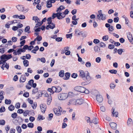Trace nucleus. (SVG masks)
I'll return each instance as SVG.
<instances>
[{
  "mask_svg": "<svg viewBox=\"0 0 133 133\" xmlns=\"http://www.w3.org/2000/svg\"><path fill=\"white\" fill-rule=\"evenodd\" d=\"M110 125L112 129L116 130L117 128V124L115 123L112 122L110 123Z\"/></svg>",
  "mask_w": 133,
  "mask_h": 133,
  "instance_id": "nucleus-8",
  "label": "nucleus"
},
{
  "mask_svg": "<svg viewBox=\"0 0 133 133\" xmlns=\"http://www.w3.org/2000/svg\"><path fill=\"white\" fill-rule=\"evenodd\" d=\"M30 27L29 26H27L24 29L25 32H27L29 31L30 30Z\"/></svg>",
  "mask_w": 133,
  "mask_h": 133,
  "instance_id": "nucleus-48",
  "label": "nucleus"
},
{
  "mask_svg": "<svg viewBox=\"0 0 133 133\" xmlns=\"http://www.w3.org/2000/svg\"><path fill=\"white\" fill-rule=\"evenodd\" d=\"M40 107L42 112L43 113H44L46 110V105L45 104H41L40 105Z\"/></svg>",
  "mask_w": 133,
  "mask_h": 133,
  "instance_id": "nucleus-6",
  "label": "nucleus"
},
{
  "mask_svg": "<svg viewBox=\"0 0 133 133\" xmlns=\"http://www.w3.org/2000/svg\"><path fill=\"white\" fill-rule=\"evenodd\" d=\"M70 74L69 72H66L65 74V77L66 78H65V77H64V78H63V79L65 80H67L68 79L69 77H70Z\"/></svg>",
  "mask_w": 133,
  "mask_h": 133,
  "instance_id": "nucleus-13",
  "label": "nucleus"
},
{
  "mask_svg": "<svg viewBox=\"0 0 133 133\" xmlns=\"http://www.w3.org/2000/svg\"><path fill=\"white\" fill-rule=\"evenodd\" d=\"M79 76L84 81L87 80L89 81L90 79L91 78L89 76V74L88 71H86L84 72L83 70H79Z\"/></svg>",
  "mask_w": 133,
  "mask_h": 133,
  "instance_id": "nucleus-1",
  "label": "nucleus"
},
{
  "mask_svg": "<svg viewBox=\"0 0 133 133\" xmlns=\"http://www.w3.org/2000/svg\"><path fill=\"white\" fill-rule=\"evenodd\" d=\"M94 50L95 52H98L100 51V49L99 47L98 46H95L94 47Z\"/></svg>",
  "mask_w": 133,
  "mask_h": 133,
  "instance_id": "nucleus-21",
  "label": "nucleus"
},
{
  "mask_svg": "<svg viewBox=\"0 0 133 133\" xmlns=\"http://www.w3.org/2000/svg\"><path fill=\"white\" fill-rule=\"evenodd\" d=\"M18 18L20 19H23L25 18V17L23 15H20L19 16Z\"/></svg>",
  "mask_w": 133,
  "mask_h": 133,
  "instance_id": "nucleus-52",
  "label": "nucleus"
},
{
  "mask_svg": "<svg viewBox=\"0 0 133 133\" xmlns=\"http://www.w3.org/2000/svg\"><path fill=\"white\" fill-rule=\"evenodd\" d=\"M39 48L38 46H36L34 48V49L31 51V52L34 54L36 53V51L39 50Z\"/></svg>",
  "mask_w": 133,
  "mask_h": 133,
  "instance_id": "nucleus-16",
  "label": "nucleus"
},
{
  "mask_svg": "<svg viewBox=\"0 0 133 133\" xmlns=\"http://www.w3.org/2000/svg\"><path fill=\"white\" fill-rule=\"evenodd\" d=\"M24 31V29H19L18 30V31L19 32V33L18 34V36H20L21 35V34L22 33L21 32V31H22V32H23Z\"/></svg>",
  "mask_w": 133,
  "mask_h": 133,
  "instance_id": "nucleus-46",
  "label": "nucleus"
},
{
  "mask_svg": "<svg viewBox=\"0 0 133 133\" xmlns=\"http://www.w3.org/2000/svg\"><path fill=\"white\" fill-rule=\"evenodd\" d=\"M109 72L111 74H116L117 73V71L116 70L112 69L110 70Z\"/></svg>",
  "mask_w": 133,
  "mask_h": 133,
  "instance_id": "nucleus-29",
  "label": "nucleus"
},
{
  "mask_svg": "<svg viewBox=\"0 0 133 133\" xmlns=\"http://www.w3.org/2000/svg\"><path fill=\"white\" fill-rule=\"evenodd\" d=\"M23 96L25 97H28L29 96V93L27 92H25L23 94Z\"/></svg>",
  "mask_w": 133,
  "mask_h": 133,
  "instance_id": "nucleus-59",
  "label": "nucleus"
},
{
  "mask_svg": "<svg viewBox=\"0 0 133 133\" xmlns=\"http://www.w3.org/2000/svg\"><path fill=\"white\" fill-rule=\"evenodd\" d=\"M52 94H53L55 92H56V87L52 86Z\"/></svg>",
  "mask_w": 133,
  "mask_h": 133,
  "instance_id": "nucleus-57",
  "label": "nucleus"
},
{
  "mask_svg": "<svg viewBox=\"0 0 133 133\" xmlns=\"http://www.w3.org/2000/svg\"><path fill=\"white\" fill-rule=\"evenodd\" d=\"M63 38L62 37H58L56 38V40L58 42H60L62 41Z\"/></svg>",
  "mask_w": 133,
  "mask_h": 133,
  "instance_id": "nucleus-44",
  "label": "nucleus"
},
{
  "mask_svg": "<svg viewBox=\"0 0 133 133\" xmlns=\"http://www.w3.org/2000/svg\"><path fill=\"white\" fill-rule=\"evenodd\" d=\"M6 55H2L1 57V59L2 60H6Z\"/></svg>",
  "mask_w": 133,
  "mask_h": 133,
  "instance_id": "nucleus-56",
  "label": "nucleus"
},
{
  "mask_svg": "<svg viewBox=\"0 0 133 133\" xmlns=\"http://www.w3.org/2000/svg\"><path fill=\"white\" fill-rule=\"evenodd\" d=\"M52 80V78H49L46 80V82L48 83H50Z\"/></svg>",
  "mask_w": 133,
  "mask_h": 133,
  "instance_id": "nucleus-55",
  "label": "nucleus"
},
{
  "mask_svg": "<svg viewBox=\"0 0 133 133\" xmlns=\"http://www.w3.org/2000/svg\"><path fill=\"white\" fill-rule=\"evenodd\" d=\"M75 33L79 35H81L82 31H81L78 29H76L75 30Z\"/></svg>",
  "mask_w": 133,
  "mask_h": 133,
  "instance_id": "nucleus-28",
  "label": "nucleus"
},
{
  "mask_svg": "<svg viewBox=\"0 0 133 133\" xmlns=\"http://www.w3.org/2000/svg\"><path fill=\"white\" fill-rule=\"evenodd\" d=\"M84 89V88L83 87L77 86L75 87L74 90L79 92L82 93Z\"/></svg>",
  "mask_w": 133,
  "mask_h": 133,
  "instance_id": "nucleus-3",
  "label": "nucleus"
},
{
  "mask_svg": "<svg viewBox=\"0 0 133 133\" xmlns=\"http://www.w3.org/2000/svg\"><path fill=\"white\" fill-rule=\"evenodd\" d=\"M85 120L87 121V123H92V122L90 120V119L89 117L87 116H85L84 118Z\"/></svg>",
  "mask_w": 133,
  "mask_h": 133,
  "instance_id": "nucleus-25",
  "label": "nucleus"
},
{
  "mask_svg": "<svg viewBox=\"0 0 133 133\" xmlns=\"http://www.w3.org/2000/svg\"><path fill=\"white\" fill-rule=\"evenodd\" d=\"M11 101L10 99H6L5 100V103L6 104H11Z\"/></svg>",
  "mask_w": 133,
  "mask_h": 133,
  "instance_id": "nucleus-34",
  "label": "nucleus"
},
{
  "mask_svg": "<svg viewBox=\"0 0 133 133\" xmlns=\"http://www.w3.org/2000/svg\"><path fill=\"white\" fill-rule=\"evenodd\" d=\"M23 57H25L26 59H30L31 56L29 54H26V55L25 56H23Z\"/></svg>",
  "mask_w": 133,
  "mask_h": 133,
  "instance_id": "nucleus-36",
  "label": "nucleus"
},
{
  "mask_svg": "<svg viewBox=\"0 0 133 133\" xmlns=\"http://www.w3.org/2000/svg\"><path fill=\"white\" fill-rule=\"evenodd\" d=\"M45 119L44 117H43V116L39 114L38 115L37 119L39 120H43Z\"/></svg>",
  "mask_w": 133,
  "mask_h": 133,
  "instance_id": "nucleus-32",
  "label": "nucleus"
},
{
  "mask_svg": "<svg viewBox=\"0 0 133 133\" xmlns=\"http://www.w3.org/2000/svg\"><path fill=\"white\" fill-rule=\"evenodd\" d=\"M17 116V114L16 112H14L12 114L11 116L14 119H15L16 118Z\"/></svg>",
  "mask_w": 133,
  "mask_h": 133,
  "instance_id": "nucleus-37",
  "label": "nucleus"
},
{
  "mask_svg": "<svg viewBox=\"0 0 133 133\" xmlns=\"http://www.w3.org/2000/svg\"><path fill=\"white\" fill-rule=\"evenodd\" d=\"M16 129L17 132L19 133H20L22 131L21 127L19 126H17L16 127Z\"/></svg>",
  "mask_w": 133,
  "mask_h": 133,
  "instance_id": "nucleus-33",
  "label": "nucleus"
},
{
  "mask_svg": "<svg viewBox=\"0 0 133 133\" xmlns=\"http://www.w3.org/2000/svg\"><path fill=\"white\" fill-rule=\"evenodd\" d=\"M112 114L113 115V116H115L116 117H117L118 116V112L117 111L115 112V109L112 108Z\"/></svg>",
  "mask_w": 133,
  "mask_h": 133,
  "instance_id": "nucleus-17",
  "label": "nucleus"
},
{
  "mask_svg": "<svg viewBox=\"0 0 133 133\" xmlns=\"http://www.w3.org/2000/svg\"><path fill=\"white\" fill-rule=\"evenodd\" d=\"M96 98L97 101L99 103L102 102L103 100V98L102 95L97 94L96 96Z\"/></svg>",
  "mask_w": 133,
  "mask_h": 133,
  "instance_id": "nucleus-5",
  "label": "nucleus"
},
{
  "mask_svg": "<svg viewBox=\"0 0 133 133\" xmlns=\"http://www.w3.org/2000/svg\"><path fill=\"white\" fill-rule=\"evenodd\" d=\"M92 123H94L95 124H97L98 123V119L96 117H94L93 120L91 121Z\"/></svg>",
  "mask_w": 133,
  "mask_h": 133,
  "instance_id": "nucleus-15",
  "label": "nucleus"
},
{
  "mask_svg": "<svg viewBox=\"0 0 133 133\" xmlns=\"http://www.w3.org/2000/svg\"><path fill=\"white\" fill-rule=\"evenodd\" d=\"M85 65L86 67L90 68L91 66V63L89 62H87L86 63Z\"/></svg>",
  "mask_w": 133,
  "mask_h": 133,
  "instance_id": "nucleus-41",
  "label": "nucleus"
},
{
  "mask_svg": "<svg viewBox=\"0 0 133 133\" xmlns=\"http://www.w3.org/2000/svg\"><path fill=\"white\" fill-rule=\"evenodd\" d=\"M127 125L128 126H131L133 124V122L131 118H129L127 122Z\"/></svg>",
  "mask_w": 133,
  "mask_h": 133,
  "instance_id": "nucleus-11",
  "label": "nucleus"
},
{
  "mask_svg": "<svg viewBox=\"0 0 133 133\" xmlns=\"http://www.w3.org/2000/svg\"><path fill=\"white\" fill-rule=\"evenodd\" d=\"M34 2L33 3V4L35 5V4H39L40 2V0H34Z\"/></svg>",
  "mask_w": 133,
  "mask_h": 133,
  "instance_id": "nucleus-49",
  "label": "nucleus"
},
{
  "mask_svg": "<svg viewBox=\"0 0 133 133\" xmlns=\"http://www.w3.org/2000/svg\"><path fill=\"white\" fill-rule=\"evenodd\" d=\"M77 74L75 73H73L71 75V77L74 78H76L77 77Z\"/></svg>",
  "mask_w": 133,
  "mask_h": 133,
  "instance_id": "nucleus-51",
  "label": "nucleus"
},
{
  "mask_svg": "<svg viewBox=\"0 0 133 133\" xmlns=\"http://www.w3.org/2000/svg\"><path fill=\"white\" fill-rule=\"evenodd\" d=\"M75 99H71L69 101L68 104V105H75Z\"/></svg>",
  "mask_w": 133,
  "mask_h": 133,
  "instance_id": "nucleus-12",
  "label": "nucleus"
},
{
  "mask_svg": "<svg viewBox=\"0 0 133 133\" xmlns=\"http://www.w3.org/2000/svg\"><path fill=\"white\" fill-rule=\"evenodd\" d=\"M55 24L54 25L53 24L52 26L50 25H48L46 26V28L47 30H49V28L52 29L55 28Z\"/></svg>",
  "mask_w": 133,
  "mask_h": 133,
  "instance_id": "nucleus-19",
  "label": "nucleus"
},
{
  "mask_svg": "<svg viewBox=\"0 0 133 133\" xmlns=\"http://www.w3.org/2000/svg\"><path fill=\"white\" fill-rule=\"evenodd\" d=\"M37 41H40L42 40V38L41 36L38 35L37 37Z\"/></svg>",
  "mask_w": 133,
  "mask_h": 133,
  "instance_id": "nucleus-64",
  "label": "nucleus"
},
{
  "mask_svg": "<svg viewBox=\"0 0 133 133\" xmlns=\"http://www.w3.org/2000/svg\"><path fill=\"white\" fill-rule=\"evenodd\" d=\"M54 111L56 115L58 116L60 115H61V113H59V112L58 109H54Z\"/></svg>",
  "mask_w": 133,
  "mask_h": 133,
  "instance_id": "nucleus-14",
  "label": "nucleus"
},
{
  "mask_svg": "<svg viewBox=\"0 0 133 133\" xmlns=\"http://www.w3.org/2000/svg\"><path fill=\"white\" fill-rule=\"evenodd\" d=\"M6 60H7L10 59L12 57L11 54H9L8 55H6Z\"/></svg>",
  "mask_w": 133,
  "mask_h": 133,
  "instance_id": "nucleus-40",
  "label": "nucleus"
},
{
  "mask_svg": "<svg viewBox=\"0 0 133 133\" xmlns=\"http://www.w3.org/2000/svg\"><path fill=\"white\" fill-rule=\"evenodd\" d=\"M52 6V5L51 3L49 1V0H48L46 2V6L48 8H50Z\"/></svg>",
  "mask_w": 133,
  "mask_h": 133,
  "instance_id": "nucleus-18",
  "label": "nucleus"
},
{
  "mask_svg": "<svg viewBox=\"0 0 133 133\" xmlns=\"http://www.w3.org/2000/svg\"><path fill=\"white\" fill-rule=\"evenodd\" d=\"M110 88L111 89H113L115 88L116 85L112 83H111L110 84Z\"/></svg>",
  "mask_w": 133,
  "mask_h": 133,
  "instance_id": "nucleus-43",
  "label": "nucleus"
},
{
  "mask_svg": "<svg viewBox=\"0 0 133 133\" xmlns=\"http://www.w3.org/2000/svg\"><path fill=\"white\" fill-rule=\"evenodd\" d=\"M102 39L104 41H107L108 39V35H105L103 37Z\"/></svg>",
  "mask_w": 133,
  "mask_h": 133,
  "instance_id": "nucleus-45",
  "label": "nucleus"
},
{
  "mask_svg": "<svg viewBox=\"0 0 133 133\" xmlns=\"http://www.w3.org/2000/svg\"><path fill=\"white\" fill-rule=\"evenodd\" d=\"M127 37L128 39L132 37V35L130 32H129L127 34Z\"/></svg>",
  "mask_w": 133,
  "mask_h": 133,
  "instance_id": "nucleus-60",
  "label": "nucleus"
},
{
  "mask_svg": "<svg viewBox=\"0 0 133 133\" xmlns=\"http://www.w3.org/2000/svg\"><path fill=\"white\" fill-rule=\"evenodd\" d=\"M60 14H61L60 13L58 12L56 13H53L52 15V19H54L56 17H57V18L59 19V16Z\"/></svg>",
  "mask_w": 133,
  "mask_h": 133,
  "instance_id": "nucleus-9",
  "label": "nucleus"
},
{
  "mask_svg": "<svg viewBox=\"0 0 133 133\" xmlns=\"http://www.w3.org/2000/svg\"><path fill=\"white\" fill-rule=\"evenodd\" d=\"M24 110L22 109H19L17 111V113L19 114H21L23 113Z\"/></svg>",
  "mask_w": 133,
  "mask_h": 133,
  "instance_id": "nucleus-53",
  "label": "nucleus"
},
{
  "mask_svg": "<svg viewBox=\"0 0 133 133\" xmlns=\"http://www.w3.org/2000/svg\"><path fill=\"white\" fill-rule=\"evenodd\" d=\"M105 46V44L103 42H101L99 43V46L100 47L104 48Z\"/></svg>",
  "mask_w": 133,
  "mask_h": 133,
  "instance_id": "nucleus-54",
  "label": "nucleus"
},
{
  "mask_svg": "<svg viewBox=\"0 0 133 133\" xmlns=\"http://www.w3.org/2000/svg\"><path fill=\"white\" fill-rule=\"evenodd\" d=\"M59 13H60L61 14H60L59 16V19H62L65 17L66 15H65V14H63V13H62L61 12H59Z\"/></svg>",
  "mask_w": 133,
  "mask_h": 133,
  "instance_id": "nucleus-22",
  "label": "nucleus"
},
{
  "mask_svg": "<svg viewBox=\"0 0 133 133\" xmlns=\"http://www.w3.org/2000/svg\"><path fill=\"white\" fill-rule=\"evenodd\" d=\"M3 107H1L0 108V112H4L5 110V107L3 106Z\"/></svg>",
  "mask_w": 133,
  "mask_h": 133,
  "instance_id": "nucleus-47",
  "label": "nucleus"
},
{
  "mask_svg": "<svg viewBox=\"0 0 133 133\" xmlns=\"http://www.w3.org/2000/svg\"><path fill=\"white\" fill-rule=\"evenodd\" d=\"M68 95L67 93H62L58 95V98L60 100H64L66 99L68 97Z\"/></svg>",
  "mask_w": 133,
  "mask_h": 133,
  "instance_id": "nucleus-2",
  "label": "nucleus"
},
{
  "mask_svg": "<svg viewBox=\"0 0 133 133\" xmlns=\"http://www.w3.org/2000/svg\"><path fill=\"white\" fill-rule=\"evenodd\" d=\"M23 63L24 66L27 67L29 66V62L28 60H24L23 62Z\"/></svg>",
  "mask_w": 133,
  "mask_h": 133,
  "instance_id": "nucleus-20",
  "label": "nucleus"
},
{
  "mask_svg": "<svg viewBox=\"0 0 133 133\" xmlns=\"http://www.w3.org/2000/svg\"><path fill=\"white\" fill-rule=\"evenodd\" d=\"M8 109L10 111H12L15 109V107L12 105H11L8 107Z\"/></svg>",
  "mask_w": 133,
  "mask_h": 133,
  "instance_id": "nucleus-31",
  "label": "nucleus"
},
{
  "mask_svg": "<svg viewBox=\"0 0 133 133\" xmlns=\"http://www.w3.org/2000/svg\"><path fill=\"white\" fill-rule=\"evenodd\" d=\"M16 7L18 10L21 11H23L24 7L23 5H18L16 6Z\"/></svg>",
  "mask_w": 133,
  "mask_h": 133,
  "instance_id": "nucleus-7",
  "label": "nucleus"
},
{
  "mask_svg": "<svg viewBox=\"0 0 133 133\" xmlns=\"http://www.w3.org/2000/svg\"><path fill=\"white\" fill-rule=\"evenodd\" d=\"M30 121L31 122H33L35 120V118L33 116H31L29 118Z\"/></svg>",
  "mask_w": 133,
  "mask_h": 133,
  "instance_id": "nucleus-62",
  "label": "nucleus"
},
{
  "mask_svg": "<svg viewBox=\"0 0 133 133\" xmlns=\"http://www.w3.org/2000/svg\"><path fill=\"white\" fill-rule=\"evenodd\" d=\"M5 121L3 120L2 119L0 120V125H4L5 124Z\"/></svg>",
  "mask_w": 133,
  "mask_h": 133,
  "instance_id": "nucleus-58",
  "label": "nucleus"
},
{
  "mask_svg": "<svg viewBox=\"0 0 133 133\" xmlns=\"http://www.w3.org/2000/svg\"><path fill=\"white\" fill-rule=\"evenodd\" d=\"M105 26L107 28H108V30L109 31H112V30H111V29H110V25L109 23H106L105 24Z\"/></svg>",
  "mask_w": 133,
  "mask_h": 133,
  "instance_id": "nucleus-27",
  "label": "nucleus"
},
{
  "mask_svg": "<svg viewBox=\"0 0 133 133\" xmlns=\"http://www.w3.org/2000/svg\"><path fill=\"white\" fill-rule=\"evenodd\" d=\"M81 35L83 37H85L87 36V33L85 31H82Z\"/></svg>",
  "mask_w": 133,
  "mask_h": 133,
  "instance_id": "nucleus-24",
  "label": "nucleus"
},
{
  "mask_svg": "<svg viewBox=\"0 0 133 133\" xmlns=\"http://www.w3.org/2000/svg\"><path fill=\"white\" fill-rule=\"evenodd\" d=\"M123 52V50L122 49H119L117 50V53L119 55H121Z\"/></svg>",
  "mask_w": 133,
  "mask_h": 133,
  "instance_id": "nucleus-50",
  "label": "nucleus"
},
{
  "mask_svg": "<svg viewBox=\"0 0 133 133\" xmlns=\"http://www.w3.org/2000/svg\"><path fill=\"white\" fill-rule=\"evenodd\" d=\"M52 100V98L51 96L49 97L47 99V103L48 105H50Z\"/></svg>",
  "mask_w": 133,
  "mask_h": 133,
  "instance_id": "nucleus-26",
  "label": "nucleus"
},
{
  "mask_svg": "<svg viewBox=\"0 0 133 133\" xmlns=\"http://www.w3.org/2000/svg\"><path fill=\"white\" fill-rule=\"evenodd\" d=\"M28 126L29 128H33L34 127V124L32 123H30L28 124Z\"/></svg>",
  "mask_w": 133,
  "mask_h": 133,
  "instance_id": "nucleus-42",
  "label": "nucleus"
},
{
  "mask_svg": "<svg viewBox=\"0 0 133 133\" xmlns=\"http://www.w3.org/2000/svg\"><path fill=\"white\" fill-rule=\"evenodd\" d=\"M26 78L25 75H22L21 77L19 80L20 83H23L25 82L26 80Z\"/></svg>",
  "mask_w": 133,
  "mask_h": 133,
  "instance_id": "nucleus-10",
  "label": "nucleus"
},
{
  "mask_svg": "<svg viewBox=\"0 0 133 133\" xmlns=\"http://www.w3.org/2000/svg\"><path fill=\"white\" fill-rule=\"evenodd\" d=\"M66 36L67 38H70V39H71L72 36V34H67L66 35Z\"/></svg>",
  "mask_w": 133,
  "mask_h": 133,
  "instance_id": "nucleus-63",
  "label": "nucleus"
},
{
  "mask_svg": "<svg viewBox=\"0 0 133 133\" xmlns=\"http://www.w3.org/2000/svg\"><path fill=\"white\" fill-rule=\"evenodd\" d=\"M38 88H36L34 89L32 91V94H35L38 91Z\"/></svg>",
  "mask_w": 133,
  "mask_h": 133,
  "instance_id": "nucleus-38",
  "label": "nucleus"
},
{
  "mask_svg": "<svg viewBox=\"0 0 133 133\" xmlns=\"http://www.w3.org/2000/svg\"><path fill=\"white\" fill-rule=\"evenodd\" d=\"M59 75L61 77H63L64 75V71L63 70H61L59 73Z\"/></svg>",
  "mask_w": 133,
  "mask_h": 133,
  "instance_id": "nucleus-23",
  "label": "nucleus"
},
{
  "mask_svg": "<svg viewBox=\"0 0 133 133\" xmlns=\"http://www.w3.org/2000/svg\"><path fill=\"white\" fill-rule=\"evenodd\" d=\"M62 6H63L62 5H61L60 6H59L58 8H57L56 11L57 12H61L62 10L61 7Z\"/></svg>",
  "mask_w": 133,
  "mask_h": 133,
  "instance_id": "nucleus-61",
  "label": "nucleus"
},
{
  "mask_svg": "<svg viewBox=\"0 0 133 133\" xmlns=\"http://www.w3.org/2000/svg\"><path fill=\"white\" fill-rule=\"evenodd\" d=\"M56 93H58L62 90L61 88L59 86H56Z\"/></svg>",
  "mask_w": 133,
  "mask_h": 133,
  "instance_id": "nucleus-30",
  "label": "nucleus"
},
{
  "mask_svg": "<svg viewBox=\"0 0 133 133\" xmlns=\"http://www.w3.org/2000/svg\"><path fill=\"white\" fill-rule=\"evenodd\" d=\"M100 15L101 16V19L102 20H104L106 19L105 16H103V14L102 13V12H101L100 13Z\"/></svg>",
  "mask_w": 133,
  "mask_h": 133,
  "instance_id": "nucleus-39",
  "label": "nucleus"
},
{
  "mask_svg": "<svg viewBox=\"0 0 133 133\" xmlns=\"http://www.w3.org/2000/svg\"><path fill=\"white\" fill-rule=\"evenodd\" d=\"M3 93L4 92H3L2 91L0 92V100H2L4 99V96L3 95Z\"/></svg>",
  "mask_w": 133,
  "mask_h": 133,
  "instance_id": "nucleus-35",
  "label": "nucleus"
},
{
  "mask_svg": "<svg viewBox=\"0 0 133 133\" xmlns=\"http://www.w3.org/2000/svg\"><path fill=\"white\" fill-rule=\"evenodd\" d=\"M84 102V100L82 99H77L76 100H75V105H81Z\"/></svg>",
  "mask_w": 133,
  "mask_h": 133,
  "instance_id": "nucleus-4",
  "label": "nucleus"
}]
</instances>
